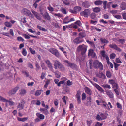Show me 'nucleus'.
<instances>
[{
  "instance_id": "obj_11",
  "label": "nucleus",
  "mask_w": 126,
  "mask_h": 126,
  "mask_svg": "<svg viewBox=\"0 0 126 126\" xmlns=\"http://www.w3.org/2000/svg\"><path fill=\"white\" fill-rule=\"evenodd\" d=\"M24 14L27 16H31L32 15L30 11L26 8H24L23 10Z\"/></svg>"
},
{
  "instance_id": "obj_28",
  "label": "nucleus",
  "mask_w": 126,
  "mask_h": 126,
  "mask_svg": "<svg viewBox=\"0 0 126 126\" xmlns=\"http://www.w3.org/2000/svg\"><path fill=\"white\" fill-rule=\"evenodd\" d=\"M58 68L60 71H63L65 70V68L64 66L62 64L60 65Z\"/></svg>"
},
{
  "instance_id": "obj_47",
  "label": "nucleus",
  "mask_w": 126,
  "mask_h": 126,
  "mask_svg": "<svg viewBox=\"0 0 126 126\" xmlns=\"http://www.w3.org/2000/svg\"><path fill=\"white\" fill-rule=\"evenodd\" d=\"M29 49L30 52L32 54H34L35 53V50L33 49L32 48L28 47Z\"/></svg>"
},
{
  "instance_id": "obj_59",
  "label": "nucleus",
  "mask_w": 126,
  "mask_h": 126,
  "mask_svg": "<svg viewBox=\"0 0 126 126\" xmlns=\"http://www.w3.org/2000/svg\"><path fill=\"white\" fill-rule=\"evenodd\" d=\"M86 97V94L84 92L82 95V99L83 100H85Z\"/></svg>"
},
{
  "instance_id": "obj_56",
  "label": "nucleus",
  "mask_w": 126,
  "mask_h": 126,
  "mask_svg": "<svg viewBox=\"0 0 126 126\" xmlns=\"http://www.w3.org/2000/svg\"><path fill=\"white\" fill-rule=\"evenodd\" d=\"M114 63V67L115 69L116 70H117L118 69V66H120V64L116 63L115 62Z\"/></svg>"
},
{
  "instance_id": "obj_57",
  "label": "nucleus",
  "mask_w": 126,
  "mask_h": 126,
  "mask_svg": "<svg viewBox=\"0 0 126 126\" xmlns=\"http://www.w3.org/2000/svg\"><path fill=\"white\" fill-rule=\"evenodd\" d=\"M55 74L56 77L57 78H59L60 77V72L58 71H57L55 72Z\"/></svg>"
},
{
  "instance_id": "obj_1",
  "label": "nucleus",
  "mask_w": 126,
  "mask_h": 126,
  "mask_svg": "<svg viewBox=\"0 0 126 126\" xmlns=\"http://www.w3.org/2000/svg\"><path fill=\"white\" fill-rule=\"evenodd\" d=\"M88 46L84 44L79 45L77 48V49L79 52H81L82 55L84 54L86 52Z\"/></svg>"
},
{
  "instance_id": "obj_41",
  "label": "nucleus",
  "mask_w": 126,
  "mask_h": 126,
  "mask_svg": "<svg viewBox=\"0 0 126 126\" xmlns=\"http://www.w3.org/2000/svg\"><path fill=\"white\" fill-rule=\"evenodd\" d=\"M109 82L110 84H112L113 86H114V87H115V84H117L115 83L114 80H109Z\"/></svg>"
},
{
  "instance_id": "obj_18",
  "label": "nucleus",
  "mask_w": 126,
  "mask_h": 126,
  "mask_svg": "<svg viewBox=\"0 0 126 126\" xmlns=\"http://www.w3.org/2000/svg\"><path fill=\"white\" fill-rule=\"evenodd\" d=\"M40 111L44 113L45 115L49 114V112L45 108H41L40 109Z\"/></svg>"
},
{
  "instance_id": "obj_22",
  "label": "nucleus",
  "mask_w": 126,
  "mask_h": 126,
  "mask_svg": "<svg viewBox=\"0 0 126 126\" xmlns=\"http://www.w3.org/2000/svg\"><path fill=\"white\" fill-rule=\"evenodd\" d=\"M120 7L122 10H124L126 9V3L123 2L121 3Z\"/></svg>"
},
{
  "instance_id": "obj_51",
  "label": "nucleus",
  "mask_w": 126,
  "mask_h": 126,
  "mask_svg": "<svg viewBox=\"0 0 126 126\" xmlns=\"http://www.w3.org/2000/svg\"><path fill=\"white\" fill-rule=\"evenodd\" d=\"M101 54L102 55V57H108L107 55H106L105 54V51L104 50H103L101 52Z\"/></svg>"
},
{
  "instance_id": "obj_23",
  "label": "nucleus",
  "mask_w": 126,
  "mask_h": 126,
  "mask_svg": "<svg viewBox=\"0 0 126 126\" xmlns=\"http://www.w3.org/2000/svg\"><path fill=\"white\" fill-rule=\"evenodd\" d=\"M106 59L107 60V62L108 64L110 65L111 68H113V65L110 62L109 57H106Z\"/></svg>"
},
{
  "instance_id": "obj_49",
  "label": "nucleus",
  "mask_w": 126,
  "mask_h": 126,
  "mask_svg": "<svg viewBox=\"0 0 126 126\" xmlns=\"http://www.w3.org/2000/svg\"><path fill=\"white\" fill-rule=\"evenodd\" d=\"M96 119L98 121H100L102 120V118L101 116L99 114H97L96 117Z\"/></svg>"
},
{
  "instance_id": "obj_58",
  "label": "nucleus",
  "mask_w": 126,
  "mask_h": 126,
  "mask_svg": "<svg viewBox=\"0 0 126 126\" xmlns=\"http://www.w3.org/2000/svg\"><path fill=\"white\" fill-rule=\"evenodd\" d=\"M60 10L62 13L63 14H67L66 9L65 8H61Z\"/></svg>"
},
{
  "instance_id": "obj_8",
  "label": "nucleus",
  "mask_w": 126,
  "mask_h": 126,
  "mask_svg": "<svg viewBox=\"0 0 126 126\" xmlns=\"http://www.w3.org/2000/svg\"><path fill=\"white\" fill-rule=\"evenodd\" d=\"M90 82L99 91L101 92H104V91L103 89L99 85L94 82H93L91 81H90Z\"/></svg>"
},
{
  "instance_id": "obj_14",
  "label": "nucleus",
  "mask_w": 126,
  "mask_h": 126,
  "mask_svg": "<svg viewBox=\"0 0 126 126\" xmlns=\"http://www.w3.org/2000/svg\"><path fill=\"white\" fill-rule=\"evenodd\" d=\"M106 94L110 98H113L114 94L110 90H106L105 91Z\"/></svg>"
},
{
  "instance_id": "obj_40",
  "label": "nucleus",
  "mask_w": 126,
  "mask_h": 126,
  "mask_svg": "<svg viewBox=\"0 0 126 126\" xmlns=\"http://www.w3.org/2000/svg\"><path fill=\"white\" fill-rule=\"evenodd\" d=\"M68 18L69 17L68 16H67L64 19L63 21V24H66L68 23H67L69 21Z\"/></svg>"
},
{
  "instance_id": "obj_33",
  "label": "nucleus",
  "mask_w": 126,
  "mask_h": 126,
  "mask_svg": "<svg viewBox=\"0 0 126 126\" xmlns=\"http://www.w3.org/2000/svg\"><path fill=\"white\" fill-rule=\"evenodd\" d=\"M100 40L101 43H103L107 44L109 42L105 38H101L100 39Z\"/></svg>"
},
{
  "instance_id": "obj_52",
  "label": "nucleus",
  "mask_w": 126,
  "mask_h": 126,
  "mask_svg": "<svg viewBox=\"0 0 126 126\" xmlns=\"http://www.w3.org/2000/svg\"><path fill=\"white\" fill-rule=\"evenodd\" d=\"M17 40L18 41H21L23 42L24 41V39L21 36L18 37L17 38Z\"/></svg>"
},
{
  "instance_id": "obj_25",
  "label": "nucleus",
  "mask_w": 126,
  "mask_h": 126,
  "mask_svg": "<svg viewBox=\"0 0 126 126\" xmlns=\"http://www.w3.org/2000/svg\"><path fill=\"white\" fill-rule=\"evenodd\" d=\"M82 6L86 8H88L90 6L88 2L87 1L84 2L82 3Z\"/></svg>"
},
{
  "instance_id": "obj_54",
  "label": "nucleus",
  "mask_w": 126,
  "mask_h": 126,
  "mask_svg": "<svg viewBox=\"0 0 126 126\" xmlns=\"http://www.w3.org/2000/svg\"><path fill=\"white\" fill-rule=\"evenodd\" d=\"M0 101H2L4 102H6L8 101L4 98L3 97L0 96Z\"/></svg>"
},
{
  "instance_id": "obj_35",
  "label": "nucleus",
  "mask_w": 126,
  "mask_h": 126,
  "mask_svg": "<svg viewBox=\"0 0 126 126\" xmlns=\"http://www.w3.org/2000/svg\"><path fill=\"white\" fill-rule=\"evenodd\" d=\"M102 1L98 0L95 1L94 3L95 5H99L102 4Z\"/></svg>"
},
{
  "instance_id": "obj_53",
  "label": "nucleus",
  "mask_w": 126,
  "mask_h": 126,
  "mask_svg": "<svg viewBox=\"0 0 126 126\" xmlns=\"http://www.w3.org/2000/svg\"><path fill=\"white\" fill-rule=\"evenodd\" d=\"M68 97H66L65 96H64L62 98V100L63 102L65 104H66V99H67Z\"/></svg>"
},
{
  "instance_id": "obj_43",
  "label": "nucleus",
  "mask_w": 126,
  "mask_h": 126,
  "mask_svg": "<svg viewBox=\"0 0 126 126\" xmlns=\"http://www.w3.org/2000/svg\"><path fill=\"white\" fill-rule=\"evenodd\" d=\"M94 52V50L93 49H90L89 50L88 56H91L92 54H93Z\"/></svg>"
},
{
  "instance_id": "obj_10",
  "label": "nucleus",
  "mask_w": 126,
  "mask_h": 126,
  "mask_svg": "<svg viewBox=\"0 0 126 126\" xmlns=\"http://www.w3.org/2000/svg\"><path fill=\"white\" fill-rule=\"evenodd\" d=\"M54 68L55 69H57L59 68V67L60 66L61 63L58 61L55 60L54 61Z\"/></svg>"
},
{
  "instance_id": "obj_60",
  "label": "nucleus",
  "mask_w": 126,
  "mask_h": 126,
  "mask_svg": "<svg viewBox=\"0 0 126 126\" xmlns=\"http://www.w3.org/2000/svg\"><path fill=\"white\" fill-rule=\"evenodd\" d=\"M74 9V10L76 9L78 11H80L81 10V8L80 7L78 6L75 7Z\"/></svg>"
},
{
  "instance_id": "obj_32",
  "label": "nucleus",
  "mask_w": 126,
  "mask_h": 126,
  "mask_svg": "<svg viewBox=\"0 0 126 126\" xmlns=\"http://www.w3.org/2000/svg\"><path fill=\"white\" fill-rule=\"evenodd\" d=\"M96 17V15L94 13H92L90 15V18L91 19H94Z\"/></svg>"
},
{
  "instance_id": "obj_62",
  "label": "nucleus",
  "mask_w": 126,
  "mask_h": 126,
  "mask_svg": "<svg viewBox=\"0 0 126 126\" xmlns=\"http://www.w3.org/2000/svg\"><path fill=\"white\" fill-rule=\"evenodd\" d=\"M22 36L24 37L25 39H29L30 38V37L29 36L25 34H23Z\"/></svg>"
},
{
  "instance_id": "obj_19",
  "label": "nucleus",
  "mask_w": 126,
  "mask_h": 126,
  "mask_svg": "<svg viewBox=\"0 0 126 126\" xmlns=\"http://www.w3.org/2000/svg\"><path fill=\"white\" fill-rule=\"evenodd\" d=\"M62 79L63 80L60 81L57 84V85L58 86L60 87L61 86L60 85L61 84H62L64 83L65 81L67 79L66 78L64 77Z\"/></svg>"
},
{
  "instance_id": "obj_27",
  "label": "nucleus",
  "mask_w": 126,
  "mask_h": 126,
  "mask_svg": "<svg viewBox=\"0 0 126 126\" xmlns=\"http://www.w3.org/2000/svg\"><path fill=\"white\" fill-rule=\"evenodd\" d=\"M113 17L117 19H122V17L121 15L119 14H115L113 15Z\"/></svg>"
},
{
  "instance_id": "obj_6",
  "label": "nucleus",
  "mask_w": 126,
  "mask_h": 126,
  "mask_svg": "<svg viewBox=\"0 0 126 126\" xmlns=\"http://www.w3.org/2000/svg\"><path fill=\"white\" fill-rule=\"evenodd\" d=\"M49 51L56 57H59L60 56V54L58 51L57 49L54 48H51L49 50Z\"/></svg>"
},
{
  "instance_id": "obj_9",
  "label": "nucleus",
  "mask_w": 126,
  "mask_h": 126,
  "mask_svg": "<svg viewBox=\"0 0 126 126\" xmlns=\"http://www.w3.org/2000/svg\"><path fill=\"white\" fill-rule=\"evenodd\" d=\"M19 88V87L18 86H16L10 91L9 92V95L11 96L15 94Z\"/></svg>"
},
{
  "instance_id": "obj_30",
  "label": "nucleus",
  "mask_w": 126,
  "mask_h": 126,
  "mask_svg": "<svg viewBox=\"0 0 126 126\" xmlns=\"http://www.w3.org/2000/svg\"><path fill=\"white\" fill-rule=\"evenodd\" d=\"M79 37H80L82 39L85 37L86 35L84 32H83L80 33L79 34Z\"/></svg>"
},
{
  "instance_id": "obj_24",
  "label": "nucleus",
  "mask_w": 126,
  "mask_h": 126,
  "mask_svg": "<svg viewBox=\"0 0 126 126\" xmlns=\"http://www.w3.org/2000/svg\"><path fill=\"white\" fill-rule=\"evenodd\" d=\"M17 120L20 121L25 122L27 121L28 118V117H24V118H19L18 117H17Z\"/></svg>"
},
{
  "instance_id": "obj_29",
  "label": "nucleus",
  "mask_w": 126,
  "mask_h": 126,
  "mask_svg": "<svg viewBox=\"0 0 126 126\" xmlns=\"http://www.w3.org/2000/svg\"><path fill=\"white\" fill-rule=\"evenodd\" d=\"M42 91H43L42 90H36L35 93V95L36 96L39 95L41 94Z\"/></svg>"
},
{
  "instance_id": "obj_38",
  "label": "nucleus",
  "mask_w": 126,
  "mask_h": 126,
  "mask_svg": "<svg viewBox=\"0 0 126 126\" xmlns=\"http://www.w3.org/2000/svg\"><path fill=\"white\" fill-rule=\"evenodd\" d=\"M106 74L107 77L110 78L111 77V75L110 72L109 71H107L106 72Z\"/></svg>"
},
{
  "instance_id": "obj_5",
  "label": "nucleus",
  "mask_w": 126,
  "mask_h": 126,
  "mask_svg": "<svg viewBox=\"0 0 126 126\" xmlns=\"http://www.w3.org/2000/svg\"><path fill=\"white\" fill-rule=\"evenodd\" d=\"M109 46L110 48L114 49L119 52H121L122 51V50L115 44H110L109 45Z\"/></svg>"
},
{
  "instance_id": "obj_36",
  "label": "nucleus",
  "mask_w": 126,
  "mask_h": 126,
  "mask_svg": "<svg viewBox=\"0 0 126 126\" xmlns=\"http://www.w3.org/2000/svg\"><path fill=\"white\" fill-rule=\"evenodd\" d=\"M22 53L24 56H26L27 54V52L25 49L24 48L23 49Z\"/></svg>"
},
{
  "instance_id": "obj_26",
  "label": "nucleus",
  "mask_w": 126,
  "mask_h": 126,
  "mask_svg": "<svg viewBox=\"0 0 126 126\" xmlns=\"http://www.w3.org/2000/svg\"><path fill=\"white\" fill-rule=\"evenodd\" d=\"M93 11L94 12L98 13L101 11L100 8L98 7H96L93 8Z\"/></svg>"
},
{
  "instance_id": "obj_20",
  "label": "nucleus",
  "mask_w": 126,
  "mask_h": 126,
  "mask_svg": "<svg viewBox=\"0 0 126 126\" xmlns=\"http://www.w3.org/2000/svg\"><path fill=\"white\" fill-rule=\"evenodd\" d=\"M85 92L87 94L91 95L92 93V91L91 89L88 87H86L84 88Z\"/></svg>"
},
{
  "instance_id": "obj_16",
  "label": "nucleus",
  "mask_w": 126,
  "mask_h": 126,
  "mask_svg": "<svg viewBox=\"0 0 126 126\" xmlns=\"http://www.w3.org/2000/svg\"><path fill=\"white\" fill-rule=\"evenodd\" d=\"M42 16L44 19L49 21H51V17L48 13L47 12H46Z\"/></svg>"
},
{
  "instance_id": "obj_61",
  "label": "nucleus",
  "mask_w": 126,
  "mask_h": 126,
  "mask_svg": "<svg viewBox=\"0 0 126 126\" xmlns=\"http://www.w3.org/2000/svg\"><path fill=\"white\" fill-rule=\"evenodd\" d=\"M8 103L10 105L12 106L14 104V102L11 99H10L8 100Z\"/></svg>"
},
{
  "instance_id": "obj_55",
  "label": "nucleus",
  "mask_w": 126,
  "mask_h": 126,
  "mask_svg": "<svg viewBox=\"0 0 126 126\" xmlns=\"http://www.w3.org/2000/svg\"><path fill=\"white\" fill-rule=\"evenodd\" d=\"M70 28H73L77 29L78 28L77 26L76 25H74L73 24H71L69 26Z\"/></svg>"
},
{
  "instance_id": "obj_31",
  "label": "nucleus",
  "mask_w": 126,
  "mask_h": 126,
  "mask_svg": "<svg viewBox=\"0 0 126 126\" xmlns=\"http://www.w3.org/2000/svg\"><path fill=\"white\" fill-rule=\"evenodd\" d=\"M86 42L90 44L93 47H95V45L94 42H93L89 41V40H87Z\"/></svg>"
},
{
  "instance_id": "obj_45",
  "label": "nucleus",
  "mask_w": 126,
  "mask_h": 126,
  "mask_svg": "<svg viewBox=\"0 0 126 126\" xmlns=\"http://www.w3.org/2000/svg\"><path fill=\"white\" fill-rule=\"evenodd\" d=\"M47 9L51 12H53L54 10V8L51 6L50 5H49V6L47 7Z\"/></svg>"
},
{
  "instance_id": "obj_12",
  "label": "nucleus",
  "mask_w": 126,
  "mask_h": 126,
  "mask_svg": "<svg viewBox=\"0 0 126 126\" xmlns=\"http://www.w3.org/2000/svg\"><path fill=\"white\" fill-rule=\"evenodd\" d=\"M96 75L97 77L99 78H101L103 79H105L106 78L105 75L101 72H99L98 73H96Z\"/></svg>"
},
{
  "instance_id": "obj_42",
  "label": "nucleus",
  "mask_w": 126,
  "mask_h": 126,
  "mask_svg": "<svg viewBox=\"0 0 126 126\" xmlns=\"http://www.w3.org/2000/svg\"><path fill=\"white\" fill-rule=\"evenodd\" d=\"M22 74H24V75H25L27 77H28L29 76V73L25 71H23L22 72Z\"/></svg>"
},
{
  "instance_id": "obj_13",
  "label": "nucleus",
  "mask_w": 126,
  "mask_h": 126,
  "mask_svg": "<svg viewBox=\"0 0 126 126\" xmlns=\"http://www.w3.org/2000/svg\"><path fill=\"white\" fill-rule=\"evenodd\" d=\"M25 102L23 100H22L21 102L18 103V105L17 106V108L20 110H22L24 109Z\"/></svg>"
},
{
  "instance_id": "obj_39",
  "label": "nucleus",
  "mask_w": 126,
  "mask_h": 126,
  "mask_svg": "<svg viewBox=\"0 0 126 126\" xmlns=\"http://www.w3.org/2000/svg\"><path fill=\"white\" fill-rule=\"evenodd\" d=\"M37 28L40 30H42L45 32L47 31V30L46 29L39 25L37 26Z\"/></svg>"
},
{
  "instance_id": "obj_4",
  "label": "nucleus",
  "mask_w": 126,
  "mask_h": 126,
  "mask_svg": "<svg viewBox=\"0 0 126 126\" xmlns=\"http://www.w3.org/2000/svg\"><path fill=\"white\" fill-rule=\"evenodd\" d=\"M65 65L68 67H69L72 69L75 68L76 65L73 63H72L68 60H64V61Z\"/></svg>"
},
{
  "instance_id": "obj_50",
  "label": "nucleus",
  "mask_w": 126,
  "mask_h": 126,
  "mask_svg": "<svg viewBox=\"0 0 126 126\" xmlns=\"http://www.w3.org/2000/svg\"><path fill=\"white\" fill-rule=\"evenodd\" d=\"M116 56V54L115 53H112L110 54V59H113L115 58Z\"/></svg>"
},
{
  "instance_id": "obj_17",
  "label": "nucleus",
  "mask_w": 126,
  "mask_h": 126,
  "mask_svg": "<svg viewBox=\"0 0 126 126\" xmlns=\"http://www.w3.org/2000/svg\"><path fill=\"white\" fill-rule=\"evenodd\" d=\"M32 12L37 19L39 20H41V17L38 13L34 10L32 11Z\"/></svg>"
},
{
  "instance_id": "obj_63",
  "label": "nucleus",
  "mask_w": 126,
  "mask_h": 126,
  "mask_svg": "<svg viewBox=\"0 0 126 126\" xmlns=\"http://www.w3.org/2000/svg\"><path fill=\"white\" fill-rule=\"evenodd\" d=\"M75 24H77L79 26H80L81 25V22L80 20L76 21L75 23Z\"/></svg>"
},
{
  "instance_id": "obj_7",
  "label": "nucleus",
  "mask_w": 126,
  "mask_h": 126,
  "mask_svg": "<svg viewBox=\"0 0 126 126\" xmlns=\"http://www.w3.org/2000/svg\"><path fill=\"white\" fill-rule=\"evenodd\" d=\"M45 62L49 69V70L55 73L52 66V64L50 61L49 60H47L45 61Z\"/></svg>"
},
{
  "instance_id": "obj_37",
  "label": "nucleus",
  "mask_w": 126,
  "mask_h": 126,
  "mask_svg": "<svg viewBox=\"0 0 126 126\" xmlns=\"http://www.w3.org/2000/svg\"><path fill=\"white\" fill-rule=\"evenodd\" d=\"M27 90L24 89H22L20 90V94H24L26 93Z\"/></svg>"
},
{
  "instance_id": "obj_48",
  "label": "nucleus",
  "mask_w": 126,
  "mask_h": 126,
  "mask_svg": "<svg viewBox=\"0 0 126 126\" xmlns=\"http://www.w3.org/2000/svg\"><path fill=\"white\" fill-rule=\"evenodd\" d=\"M102 86L104 88L110 89L111 87L108 84H104L102 85Z\"/></svg>"
},
{
  "instance_id": "obj_46",
  "label": "nucleus",
  "mask_w": 126,
  "mask_h": 126,
  "mask_svg": "<svg viewBox=\"0 0 126 126\" xmlns=\"http://www.w3.org/2000/svg\"><path fill=\"white\" fill-rule=\"evenodd\" d=\"M118 41L119 43H121L122 45H123L125 43V40L124 39H119Z\"/></svg>"
},
{
  "instance_id": "obj_3",
  "label": "nucleus",
  "mask_w": 126,
  "mask_h": 126,
  "mask_svg": "<svg viewBox=\"0 0 126 126\" xmlns=\"http://www.w3.org/2000/svg\"><path fill=\"white\" fill-rule=\"evenodd\" d=\"M90 13V11L89 9H86L83 11L81 12L80 13V14L81 16H84L85 17L87 18Z\"/></svg>"
},
{
  "instance_id": "obj_44",
  "label": "nucleus",
  "mask_w": 126,
  "mask_h": 126,
  "mask_svg": "<svg viewBox=\"0 0 126 126\" xmlns=\"http://www.w3.org/2000/svg\"><path fill=\"white\" fill-rule=\"evenodd\" d=\"M81 92L80 90H78L77 92L76 95V97H80Z\"/></svg>"
},
{
  "instance_id": "obj_21",
  "label": "nucleus",
  "mask_w": 126,
  "mask_h": 126,
  "mask_svg": "<svg viewBox=\"0 0 126 126\" xmlns=\"http://www.w3.org/2000/svg\"><path fill=\"white\" fill-rule=\"evenodd\" d=\"M37 116L41 120H43L45 118V116L39 113H37L36 114Z\"/></svg>"
},
{
  "instance_id": "obj_34",
  "label": "nucleus",
  "mask_w": 126,
  "mask_h": 126,
  "mask_svg": "<svg viewBox=\"0 0 126 126\" xmlns=\"http://www.w3.org/2000/svg\"><path fill=\"white\" fill-rule=\"evenodd\" d=\"M118 86L117 84H115V89L114 90V91H115L116 94L118 95L119 94V93L118 90H117Z\"/></svg>"
},
{
  "instance_id": "obj_15",
  "label": "nucleus",
  "mask_w": 126,
  "mask_h": 126,
  "mask_svg": "<svg viewBox=\"0 0 126 126\" xmlns=\"http://www.w3.org/2000/svg\"><path fill=\"white\" fill-rule=\"evenodd\" d=\"M83 41L82 39L80 37H78L76 38L73 40L74 43L76 44H80L82 43Z\"/></svg>"
},
{
  "instance_id": "obj_64",
  "label": "nucleus",
  "mask_w": 126,
  "mask_h": 126,
  "mask_svg": "<svg viewBox=\"0 0 126 126\" xmlns=\"http://www.w3.org/2000/svg\"><path fill=\"white\" fill-rule=\"evenodd\" d=\"M122 16L123 19L126 20V13H124L122 14Z\"/></svg>"
},
{
  "instance_id": "obj_2",
  "label": "nucleus",
  "mask_w": 126,
  "mask_h": 126,
  "mask_svg": "<svg viewBox=\"0 0 126 126\" xmlns=\"http://www.w3.org/2000/svg\"><path fill=\"white\" fill-rule=\"evenodd\" d=\"M93 66L96 68H99L100 70L103 69V66L102 63L96 60L94 61L93 63Z\"/></svg>"
}]
</instances>
